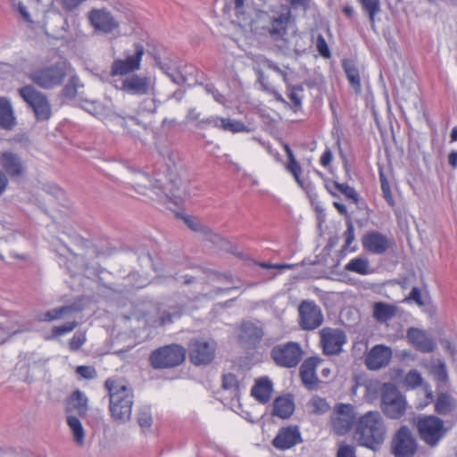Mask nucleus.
Here are the masks:
<instances>
[{
    "mask_svg": "<svg viewBox=\"0 0 457 457\" xmlns=\"http://www.w3.org/2000/svg\"><path fill=\"white\" fill-rule=\"evenodd\" d=\"M109 393V411L112 420L119 424L129 422L132 415L134 394L122 378H108L104 383Z\"/></svg>",
    "mask_w": 457,
    "mask_h": 457,
    "instance_id": "1",
    "label": "nucleus"
},
{
    "mask_svg": "<svg viewBox=\"0 0 457 457\" xmlns=\"http://www.w3.org/2000/svg\"><path fill=\"white\" fill-rule=\"evenodd\" d=\"M386 437V427L378 411H370L356 421L355 438L360 445L377 450Z\"/></svg>",
    "mask_w": 457,
    "mask_h": 457,
    "instance_id": "2",
    "label": "nucleus"
},
{
    "mask_svg": "<svg viewBox=\"0 0 457 457\" xmlns=\"http://www.w3.org/2000/svg\"><path fill=\"white\" fill-rule=\"evenodd\" d=\"M134 186L137 193L154 201L165 203L167 200H170L175 205H179L186 197L185 191L179 188L170 189L169 193L164 192L159 179H155L154 181L144 172H137L135 175Z\"/></svg>",
    "mask_w": 457,
    "mask_h": 457,
    "instance_id": "3",
    "label": "nucleus"
},
{
    "mask_svg": "<svg viewBox=\"0 0 457 457\" xmlns=\"http://www.w3.org/2000/svg\"><path fill=\"white\" fill-rule=\"evenodd\" d=\"M71 72V66L66 62H60L35 71L31 73L30 79L38 87L51 89L61 86Z\"/></svg>",
    "mask_w": 457,
    "mask_h": 457,
    "instance_id": "4",
    "label": "nucleus"
},
{
    "mask_svg": "<svg viewBox=\"0 0 457 457\" xmlns=\"http://www.w3.org/2000/svg\"><path fill=\"white\" fill-rule=\"evenodd\" d=\"M145 54L144 46L135 44L133 49L127 50L123 58L115 59L111 66V75L124 78L132 75L141 68L142 58Z\"/></svg>",
    "mask_w": 457,
    "mask_h": 457,
    "instance_id": "5",
    "label": "nucleus"
},
{
    "mask_svg": "<svg viewBox=\"0 0 457 457\" xmlns=\"http://www.w3.org/2000/svg\"><path fill=\"white\" fill-rule=\"evenodd\" d=\"M159 69L177 85H184L196 82L197 70L195 66L188 64L182 68L177 62L170 58H164L157 61Z\"/></svg>",
    "mask_w": 457,
    "mask_h": 457,
    "instance_id": "6",
    "label": "nucleus"
},
{
    "mask_svg": "<svg viewBox=\"0 0 457 457\" xmlns=\"http://www.w3.org/2000/svg\"><path fill=\"white\" fill-rule=\"evenodd\" d=\"M417 428L420 438L431 447L436 446L447 432L444 421L432 415L419 418Z\"/></svg>",
    "mask_w": 457,
    "mask_h": 457,
    "instance_id": "7",
    "label": "nucleus"
},
{
    "mask_svg": "<svg viewBox=\"0 0 457 457\" xmlns=\"http://www.w3.org/2000/svg\"><path fill=\"white\" fill-rule=\"evenodd\" d=\"M117 89L132 96L154 94L155 79L138 74H132L115 80Z\"/></svg>",
    "mask_w": 457,
    "mask_h": 457,
    "instance_id": "8",
    "label": "nucleus"
},
{
    "mask_svg": "<svg viewBox=\"0 0 457 457\" xmlns=\"http://www.w3.org/2000/svg\"><path fill=\"white\" fill-rule=\"evenodd\" d=\"M186 358V349L179 345L161 347L151 353L150 362L154 368H171L181 364Z\"/></svg>",
    "mask_w": 457,
    "mask_h": 457,
    "instance_id": "9",
    "label": "nucleus"
},
{
    "mask_svg": "<svg viewBox=\"0 0 457 457\" xmlns=\"http://www.w3.org/2000/svg\"><path fill=\"white\" fill-rule=\"evenodd\" d=\"M82 108L106 124L115 123L124 127L125 118L117 112L110 99L104 102L84 101Z\"/></svg>",
    "mask_w": 457,
    "mask_h": 457,
    "instance_id": "10",
    "label": "nucleus"
},
{
    "mask_svg": "<svg viewBox=\"0 0 457 457\" xmlns=\"http://www.w3.org/2000/svg\"><path fill=\"white\" fill-rule=\"evenodd\" d=\"M406 400L398 389L392 384L383 386L381 408L390 419L401 418L406 411Z\"/></svg>",
    "mask_w": 457,
    "mask_h": 457,
    "instance_id": "11",
    "label": "nucleus"
},
{
    "mask_svg": "<svg viewBox=\"0 0 457 457\" xmlns=\"http://www.w3.org/2000/svg\"><path fill=\"white\" fill-rule=\"evenodd\" d=\"M20 95L23 100L33 109L37 120H48L52 114L51 107L46 97L31 86H26L20 89Z\"/></svg>",
    "mask_w": 457,
    "mask_h": 457,
    "instance_id": "12",
    "label": "nucleus"
},
{
    "mask_svg": "<svg viewBox=\"0 0 457 457\" xmlns=\"http://www.w3.org/2000/svg\"><path fill=\"white\" fill-rule=\"evenodd\" d=\"M271 357L278 365L292 368L300 362L303 357V350L299 344L288 342L274 346L271 350Z\"/></svg>",
    "mask_w": 457,
    "mask_h": 457,
    "instance_id": "13",
    "label": "nucleus"
},
{
    "mask_svg": "<svg viewBox=\"0 0 457 457\" xmlns=\"http://www.w3.org/2000/svg\"><path fill=\"white\" fill-rule=\"evenodd\" d=\"M355 420L354 406L350 403H337L335 405L331 417V425L338 435L346 434Z\"/></svg>",
    "mask_w": 457,
    "mask_h": 457,
    "instance_id": "14",
    "label": "nucleus"
},
{
    "mask_svg": "<svg viewBox=\"0 0 457 457\" xmlns=\"http://www.w3.org/2000/svg\"><path fill=\"white\" fill-rule=\"evenodd\" d=\"M290 22L291 11L288 7H286L280 12H274L270 17L269 23L263 27V29L274 40H285Z\"/></svg>",
    "mask_w": 457,
    "mask_h": 457,
    "instance_id": "15",
    "label": "nucleus"
},
{
    "mask_svg": "<svg viewBox=\"0 0 457 457\" xmlns=\"http://www.w3.org/2000/svg\"><path fill=\"white\" fill-rule=\"evenodd\" d=\"M299 323L302 328L312 330L323 322L320 308L312 301H303L299 306Z\"/></svg>",
    "mask_w": 457,
    "mask_h": 457,
    "instance_id": "16",
    "label": "nucleus"
},
{
    "mask_svg": "<svg viewBox=\"0 0 457 457\" xmlns=\"http://www.w3.org/2000/svg\"><path fill=\"white\" fill-rule=\"evenodd\" d=\"M417 451V443L407 427H402L393 440L395 457H412Z\"/></svg>",
    "mask_w": 457,
    "mask_h": 457,
    "instance_id": "17",
    "label": "nucleus"
},
{
    "mask_svg": "<svg viewBox=\"0 0 457 457\" xmlns=\"http://www.w3.org/2000/svg\"><path fill=\"white\" fill-rule=\"evenodd\" d=\"M320 335L323 352L328 355L338 354L346 343L345 334L338 328H324Z\"/></svg>",
    "mask_w": 457,
    "mask_h": 457,
    "instance_id": "18",
    "label": "nucleus"
},
{
    "mask_svg": "<svg viewBox=\"0 0 457 457\" xmlns=\"http://www.w3.org/2000/svg\"><path fill=\"white\" fill-rule=\"evenodd\" d=\"M189 358L195 365L207 364L215 356V344L212 341L196 339L189 345Z\"/></svg>",
    "mask_w": 457,
    "mask_h": 457,
    "instance_id": "19",
    "label": "nucleus"
},
{
    "mask_svg": "<svg viewBox=\"0 0 457 457\" xmlns=\"http://www.w3.org/2000/svg\"><path fill=\"white\" fill-rule=\"evenodd\" d=\"M87 17L95 30L104 34L112 33L119 27V22L105 9H93Z\"/></svg>",
    "mask_w": 457,
    "mask_h": 457,
    "instance_id": "20",
    "label": "nucleus"
},
{
    "mask_svg": "<svg viewBox=\"0 0 457 457\" xmlns=\"http://www.w3.org/2000/svg\"><path fill=\"white\" fill-rule=\"evenodd\" d=\"M0 166L11 178H21L27 168L21 158L15 153L4 151L0 154Z\"/></svg>",
    "mask_w": 457,
    "mask_h": 457,
    "instance_id": "21",
    "label": "nucleus"
},
{
    "mask_svg": "<svg viewBox=\"0 0 457 457\" xmlns=\"http://www.w3.org/2000/svg\"><path fill=\"white\" fill-rule=\"evenodd\" d=\"M58 262L61 266H66L72 274L78 273L88 268L84 257L74 253L66 245H62L58 250Z\"/></svg>",
    "mask_w": 457,
    "mask_h": 457,
    "instance_id": "22",
    "label": "nucleus"
},
{
    "mask_svg": "<svg viewBox=\"0 0 457 457\" xmlns=\"http://www.w3.org/2000/svg\"><path fill=\"white\" fill-rule=\"evenodd\" d=\"M301 442V433L296 427L282 428L272 440V445L280 451L288 450Z\"/></svg>",
    "mask_w": 457,
    "mask_h": 457,
    "instance_id": "23",
    "label": "nucleus"
},
{
    "mask_svg": "<svg viewBox=\"0 0 457 457\" xmlns=\"http://www.w3.org/2000/svg\"><path fill=\"white\" fill-rule=\"evenodd\" d=\"M392 358V350L383 345H377L370 349L365 364L369 370H377L386 366Z\"/></svg>",
    "mask_w": 457,
    "mask_h": 457,
    "instance_id": "24",
    "label": "nucleus"
},
{
    "mask_svg": "<svg viewBox=\"0 0 457 457\" xmlns=\"http://www.w3.org/2000/svg\"><path fill=\"white\" fill-rule=\"evenodd\" d=\"M362 245L364 249L375 253H384L389 247V240L386 236L377 232H370L366 234L362 238Z\"/></svg>",
    "mask_w": 457,
    "mask_h": 457,
    "instance_id": "25",
    "label": "nucleus"
},
{
    "mask_svg": "<svg viewBox=\"0 0 457 457\" xmlns=\"http://www.w3.org/2000/svg\"><path fill=\"white\" fill-rule=\"evenodd\" d=\"M320 363V359L310 357L306 359L301 365L300 375L303 383L309 388H312L317 385L318 378L316 377V367Z\"/></svg>",
    "mask_w": 457,
    "mask_h": 457,
    "instance_id": "26",
    "label": "nucleus"
},
{
    "mask_svg": "<svg viewBox=\"0 0 457 457\" xmlns=\"http://www.w3.org/2000/svg\"><path fill=\"white\" fill-rule=\"evenodd\" d=\"M409 341L420 351L428 353L435 348L433 340L424 331L418 328H410L407 332Z\"/></svg>",
    "mask_w": 457,
    "mask_h": 457,
    "instance_id": "27",
    "label": "nucleus"
},
{
    "mask_svg": "<svg viewBox=\"0 0 457 457\" xmlns=\"http://www.w3.org/2000/svg\"><path fill=\"white\" fill-rule=\"evenodd\" d=\"M66 410L68 412H75L80 416L87 413V397L79 390L75 391L67 401Z\"/></svg>",
    "mask_w": 457,
    "mask_h": 457,
    "instance_id": "28",
    "label": "nucleus"
},
{
    "mask_svg": "<svg viewBox=\"0 0 457 457\" xmlns=\"http://www.w3.org/2000/svg\"><path fill=\"white\" fill-rule=\"evenodd\" d=\"M295 410V403L290 395L278 397L273 403V415L281 419L289 418Z\"/></svg>",
    "mask_w": 457,
    "mask_h": 457,
    "instance_id": "29",
    "label": "nucleus"
},
{
    "mask_svg": "<svg viewBox=\"0 0 457 457\" xmlns=\"http://www.w3.org/2000/svg\"><path fill=\"white\" fill-rule=\"evenodd\" d=\"M272 392V383L268 378H261L253 386L251 394L260 403H266L270 401Z\"/></svg>",
    "mask_w": 457,
    "mask_h": 457,
    "instance_id": "30",
    "label": "nucleus"
},
{
    "mask_svg": "<svg viewBox=\"0 0 457 457\" xmlns=\"http://www.w3.org/2000/svg\"><path fill=\"white\" fill-rule=\"evenodd\" d=\"M343 68L351 87L356 94H360L361 92V85L360 72L356 64L352 60H345L343 62Z\"/></svg>",
    "mask_w": 457,
    "mask_h": 457,
    "instance_id": "31",
    "label": "nucleus"
},
{
    "mask_svg": "<svg viewBox=\"0 0 457 457\" xmlns=\"http://www.w3.org/2000/svg\"><path fill=\"white\" fill-rule=\"evenodd\" d=\"M15 124V117L10 101L4 97L0 98V126L11 129Z\"/></svg>",
    "mask_w": 457,
    "mask_h": 457,
    "instance_id": "32",
    "label": "nucleus"
},
{
    "mask_svg": "<svg viewBox=\"0 0 457 457\" xmlns=\"http://www.w3.org/2000/svg\"><path fill=\"white\" fill-rule=\"evenodd\" d=\"M345 270L360 275H369L373 271L369 260L364 257H355L350 260L345 264Z\"/></svg>",
    "mask_w": 457,
    "mask_h": 457,
    "instance_id": "33",
    "label": "nucleus"
},
{
    "mask_svg": "<svg viewBox=\"0 0 457 457\" xmlns=\"http://www.w3.org/2000/svg\"><path fill=\"white\" fill-rule=\"evenodd\" d=\"M75 309L72 306H62L61 308L49 310L46 312L39 313L37 319L39 321H53L61 320L70 316Z\"/></svg>",
    "mask_w": 457,
    "mask_h": 457,
    "instance_id": "34",
    "label": "nucleus"
},
{
    "mask_svg": "<svg viewBox=\"0 0 457 457\" xmlns=\"http://www.w3.org/2000/svg\"><path fill=\"white\" fill-rule=\"evenodd\" d=\"M395 312L396 308L394 305L385 303H377L373 307L374 318L378 322H386L389 320L395 315Z\"/></svg>",
    "mask_w": 457,
    "mask_h": 457,
    "instance_id": "35",
    "label": "nucleus"
},
{
    "mask_svg": "<svg viewBox=\"0 0 457 457\" xmlns=\"http://www.w3.org/2000/svg\"><path fill=\"white\" fill-rule=\"evenodd\" d=\"M239 337L242 341L255 342L261 339L262 331L252 322H244L241 326Z\"/></svg>",
    "mask_w": 457,
    "mask_h": 457,
    "instance_id": "36",
    "label": "nucleus"
},
{
    "mask_svg": "<svg viewBox=\"0 0 457 457\" xmlns=\"http://www.w3.org/2000/svg\"><path fill=\"white\" fill-rule=\"evenodd\" d=\"M220 129L225 132L241 133L250 132L248 127L242 121L221 117Z\"/></svg>",
    "mask_w": 457,
    "mask_h": 457,
    "instance_id": "37",
    "label": "nucleus"
},
{
    "mask_svg": "<svg viewBox=\"0 0 457 457\" xmlns=\"http://www.w3.org/2000/svg\"><path fill=\"white\" fill-rule=\"evenodd\" d=\"M67 423L73 434L74 440L78 444L82 445L84 442L85 431L80 420L75 416L69 415L67 417Z\"/></svg>",
    "mask_w": 457,
    "mask_h": 457,
    "instance_id": "38",
    "label": "nucleus"
},
{
    "mask_svg": "<svg viewBox=\"0 0 457 457\" xmlns=\"http://www.w3.org/2000/svg\"><path fill=\"white\" fill-rule=\"evenodd\" d=\"M362 10L368 13L372 27L375 26V16L380 12L379 0H359Z\"/></svg>",
    "mask_w": 457,
    "mask_h": 457,
    "instance_id": "39",
    "label": "nucleus"
},
{
    "mask_svg": "<svg viewBox=\"0 0 457 457\" xmlns=\"http://www.w3.org/2000/svg\"><path fill=\"white\" fill-rule=\"evenodd\" d=\"M308 406L312 412L320 415L328 412L330 409V406L327 400L320 396H313L309 401Z\"/></svg>",
    "mask_w": 457,
    "mask_h": 457,
    "instance_id": "40",
    "label": "nucleus"
},
{
    "mask_svg": "<svg viewBox=\"0 0 457 457\" xmlns=\"http://www.w3.org/2000/svg\"><path fill=\"white\" fill-rule=\"evenodd\" d=\"M69 81L64 87L62 93L65 97L74 98L78 92V87L79 85V79L77 75L73 73V70L71 69V74L68 76Z\"/></svg>",
    "mask_w": 457,
    "mask_h": 457,
    "instance_id": "41",
    "label": "nucleus"
},
{
    "mask_svg": "<svg viewBox=\"0 0 457 457\" xmlns=\"http://www.w3.org/2000/svg\"><path fill=\"white\" fill-rule=\"evenodd\" d=\"M181 218L183 219L184 222L187 225V227L194 231L201 232L206 236L211 232V229L205 225H204L201 222V220L195 217L182 215Z\"/></svg>",
    "mask_w": 457,
    "mask_h": 457,
    "instance_id": "42",
    "label": "nucleus"
},
{
    "mask_svg": "<svg viewBox=\"0 0 457 457\" xmlns=\"http://www.w3.org/2000/svg\"><path fill=\"white\" fill-rule=\"evenodd\" d=\"M137 422H138V425L140 426L143 433L145 434L150 429V428L153 424V418H152V413L149 409L143 408L139 411L138 417H137Z\"/></svg>",
    "mask_w": 457,
    "mask_h": 457,
    "instance_id": "43",
    "label": "nucleus"
},
{
    "mask_svg": "<svg viewBox=\"0 0 457 457\" xmlns=\"http://www.w3.org/2000/svg\"><path fill=\"white\" fill-rule=\"evenodd\" d=\"M287 170L293 175L296 183L301 187H304V182L301 179L302 167L295 158L288 160L286 166Z\"/></svg>",
    "mask_w": 457,
    "mask_h": 457,
    "instance_id": "44",
    "label": "nucleus"
},
{
    "mask_svg": "<svg viewBox=\"0 0 457 457\" xmlns=\"http://www.w3.org/2000/svg\"><path fill=\"white\" fill-rule=\"evenodd\" d=\"M403 383L408 389H414L423 385V378L420 372L411 370L406 374Z\"/></svg>",
    "mask_w": 457,
    "mask_h": 457,
    "instance_id": "45",
    "label": "nucleus"
},
{
    "mask_svg": "<svg viewBox=\"0 0 457 457\" xmlns=\"http://www.w3.org/2000/svg\"><path fill=\"white\" fill-rule=\"evenodd\" d=\"M453 407V400L450 396L441 394L436 403V411L440 414L447 413Z\"/></svg>",
    "mask_w": 457,
    "mask_h": 457,
    "instance_id": "46",
    "label": "nucleus"
},
{
    "mask_svg": "<svg viewBox=\"0 0 457 457\" xmlns=\"http://www.w3.org/2000/svg\"><path fill=\"white\" fill-rule=\"evenodd\" d=\"M380 385L376 380L368 381L365 384V398L368 402H373L378 396Z\"/></svg>",
    "mask_w": 457,
    "mask_h": 457,
    "instance_id": "47",
    "label": "nucleus"
},
{
    "mask_svg": "<svg viewBox=\"0 0 457 457\" xmlns=\"http://www.w3.org/2000/svg\"><path fill=\"white\" fill-rule=\"evenodd\" d=\"M334 187L346 198L352 200L353 203L358 201V193L356 190L345 183L334 182Z\"/></svg>",
    "mask_w": 457,
    "mask_h": 457,
    "instance_id": "48",
    "label": "nucleus"
},
{
    "mask_svg": "<svg viewBox=\"0 0 457 457\" xmlns=\"http://www.w3.org/2000/svg\"><path fill=\"white\" fill-rule=\"evenodd\" d=\"M78 326L77 321H69L60 326H55L53 328L52 332L53 335L50 338L58 337L66 334L71 333L75 329V328Z\"/></svg>",
    "mask_w": 457,
    "mask_h": 457,
    "instance_id": "49",
    "label": "nucleus"
},
{
    "mask_svg": "<svg viewBox=\"0 0 457 457\" xmlns=\"http://www.w3.org/2000/svg\"><path fill=\"white\" fill-rule=\"evenodd\" d=\"M87 337L83 331H77L69 342L71 351H78L86 343Z\"/></svg>",
    "mask_w": 457,
    "mask_h": 457,
    "instance_id": "50",
    "label": "nucleus"
},
{
    "mask_svg": "<svg viewBox=\"0 0 457 457\" xmlns=\"http://www.w3.org/2000/svg\"><path fill=\"white\" fill-rule=\"evenodd\" d=\"M380 183L384 198L389 204V205L393 206L394 197L391 193L390 185L382 173H380Z\"/></svg>",
    "mask_w": 457,
    "mask_h": 457,
    "instance_id": "51",
    "label": "nucleus"
},
{
    "mask_svg": "<svg viewBox=\"0 0 457 457\" xmlns=\"http://www.w3.org/2000/svg\"><path fill=\"white\" fill-rule=\"evenodd\" d=\"M221 117L213 115L200 120L198 127L202 129L215 128L220 129Z\"/></svg>",
    "mask_w": 457,
    "mask_h": 457,
    "instance_id": "52",
    "label": "nucleus"
},
{
    "mask_svg": "<svg viewBox=\"0 0 457 457\" xmlns=\"http://www.w3.org/2000/svg\"><path fill=\"white\" fill-rule=\"evenodd\" d=\"M222 385L225 389L237 391L238 387V379L232 373H228L223 376Z\"/></svg>",
    "mask_w": 457,
    "mask_h": 457,
    "instance_id": "53",
    "label": "nucleus"
},
{
    "mask_svg": "<svg viewBox=\"0 0 457 457\" xmlns=\"http://www.w3.org/2000/svg\"><path fill=\"white\" fill-rule=\"evenodd\" d=\"M345 243L344 245V250L352 252L353 249H350L352 243L354 240V228L351 221L347 223L346 230L344 233Z\"/></svg>",
    "mask_w": 457,
    "mask_h": 457,
    "instance_id": "54",
    "label": "nucleus"
},
{
    "mask_svg": "<svg viewBox=\"0 0 457 457\" xmlns=\"http://www.w3.org/2000/svg\"><path fill=\"white\" fill-rule=\"evenodd\" d=\"M76 372L79 376L86 379H93L96 377V370L91 366H78Z\"/></svg>",
    "mask_w": 457,
    "mask_h": 457,
    "instance_id": "55",
    "label": "nucleus"
},
{
    "mask_svg": "<svg viewBox=\"0 0 457 457\" xmlns=\"http://www.w3.org/2000/svg\"><path fill=\"white\" fill-rule=\"evenodd\" d=\"M12 6L25 21L29 23L32 22L30 14L27 7L21 1L12 0Z\"/></svg>",
    "mask_w": 457,
    "mask_h": 457,
    "instance_id": "56",
    "label": "nucleus"
},
{
    "mask_svg": "<svg viewBox=\"0 0 457 457\" xmlns=\"http://www.w3.org/2000/svg\"><path fill=\"white\" fill-rule=\"evenodd\" d=\"M404 302H414L419 306H424L425 303L422 298L421 291L420 288L414 287H412L408 297L405 298Z\"/></svg>",
    "mask_w": 457,
    "mask_h": 457,
    "instance_id": "57",
    "label": "nucleus"
},
{
    "mask_svg": "<svg viewBox=\"0 0 457 457\" xmlns=\"http://www.w3.org/2000/svg\"><path fill=\"white\" fill-rule=\"evenodd\" d=\"M317 49L322 56H324L326 58L330 56V53H329V49L327 45V42L321 35H319L317 37Z\"/></svg>",
    "mask_w": 457,
    "mask_h": 457,
    "instance_id": "58",
    "label": "nucleus"
},
{
    "mask_svg": "<svg viewBox=\"0 0 457 457\" xmlns=\"http://www.w3.org/2000/svg\"><path fill=\"white\" fill-rule=\"evenodd\" d=\"M204 88L206 93L211 95L216 102L220 104L225 103V96L221 95L212 85L208 84Z\"/></svg>",
    "mask_w": 457,
    "mask_h": 457,
    "instance_id": "59",
    "label": "nucleus"
},
{
    "mask_svg": "<svg viewBox=\"0 0 457 457\" xmlns=\"http://www.w3.org/2000/svg\"><path fill=\"white\" fill-rule=\"evenodd\" d=\"M337 457H355L354 448L350 445H341Z\"/></svg>",
    "mask_w": 457,
    "mask_h": 457,
    "instance_id": "60",
    "label": "nucleus"
},
{
    "mask_svg": "<svg viewBox=\"0 0 457 457\" xmlns=\"http://www.w3.org/2000/svg\"><path fill=\"white\" fill-rule=\"evenodd\" d=\"M186 119L187 121L195 122L197 126L199 121L204 120L201 119V112H199L195 108H192L188 111Z\"/></svg>",
    "mask_w": 457,
    "mask_h": 457,
    "instance_id": "61",
    "label": "nucleus"
},
{
    "mask_svg": "<svg viewBox=\"0 0 457 457\" xmlns=\"http://www.w3.org/2000/svg\"><path fill=\"white\" fill-rule=\"evenodd\" d=\"M434 372H435L436 376L437 377V378L439 380L444 381L447 378V374H446L445 364L442 363L441 361H438V364L436 367Z\"/></svg>",
    "mask_w": 457,
    "mask_h": 457,
    "instance_id": "62",
    "label": "nucleus"
},
{
    "mask_svg": "<svg viewBox=\"0 0 457 457\" xmlns=\"http://www.w3.org/2000/svg\"><path fill=\"white\" fill-rule=\"evenodd\" d=\"M181 312H168L166 315H163L161 318L160 324L165 325L167 323L172 322L174 319L179 318L181 315Z\"/></svg>",
    "mask_w": 457,
    "mask_h": 457,
    "instance_id": "63",
    "label": "nucleus"
},
{
    "mask_svg": "<svg viewBox=\"0 0 457 457\" xmlns=\"http://www.w3.org/2000/svg\"><path fill=\"white\" fill-rule=\"evenodd\" d=\"M85 0H62V4L67 10H73L77 8Z\"/></svg>",
    "mask_w": 457,
    "mask_h": 457,
    "instance_id": "64",
    "label": "nucleus"
}]
</instances>
